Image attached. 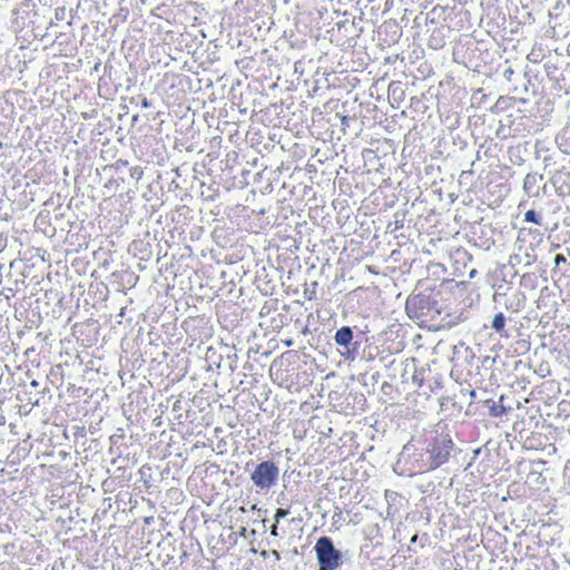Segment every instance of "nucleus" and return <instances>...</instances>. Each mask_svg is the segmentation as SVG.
<instances>
[{
	"mask_svg": "<svg viewBox=\"0 0 570 570\" xmlns=\"http://www.w3.org/2000/svg\"><path fill=\"white\" fill-rule=\"evenodd\" d=\"M314 549L320 564V570H334L342 562L341 552L335 549L332 539L328 537H321L316 541Z\"/></svg>",
	"mask_w": 570,
	"mask_h": 570,
	"instance_id": "obj_1",
	"label": "nucleus"
},
{
	"mask_svg": "<svg viewBox=\"0 0 570 570\" xmlns=\"http://www.w3.org/2000/svg\"><path fill=\"white\" fill-rule=\"evenodd\" d=\"M452 446L453 442L449 434L436 435L429 448V452L431 455L426 469L435 470L436 468L445 463L450 456Z\"/></svg>",
	"mask_w": 570,
	"mask_h": 570,
	"instance_id": "obj_2",
	"label": "nucleus"
},
{
	"mask_svg": "<svg viewBox=\"0 0 570 570\" xmlns=\"http://www.w3.org/2000/svg\"><path fill=\"white\" fill-rule=\"evenodd\" d=\"M278 466L272 461H263L258 463L250 474V480L256 488L268 490L275 485L278 479Z\"/></svg>",
	"mask_w": 570,
	"mask_h": 570,
	"instance_id": "obj_3",
	"label": "nucleus"
},
{
	"mask_svg": "<svg viewBox=\"0 0 570 570\" xmlns=\"http://www.w3.org/2000/svg\"><path fill=\"white\" fill-rule=\"evenodd\" d=\"M405 311L410 318L425 322L431 311V301L429 296L417 294L406 299Z\"/></svg>",
	"mask_w": 570,
	"mask_h": 570,
	"instance_id": "obj_4",
	"label": "nucleus"
},
{
	"mask_svg": "<svg viewBox=\"0 0 570 570\" xmlns=\"http://www.w3.org/2000/svg\"><path fill=\"white\" fill-rule=\"evenodd\" d=\"M354 334L350 326H342L334 335V341L337 345L344 347L346 353H350V346L352 345Z\"/></svg>",
	"mask_w": 570,
	"mask_h": 570,
	"instance_id": "obj_5",
	"label": "nucleus"
},
{
	"mask_svg": "<svg viewBox=\"0 0 570 570\" xmlns=\"http://www.w3.org/2000/svg\"><path fill=\"white\" fill-rule=\"evenodd\" d=\"M492 328L499 333L502 337H507V333L504 332L505 326V316L503 313H498L494 315L491 324Z\"/></svg>",
	"mask_w": 570,
	"mask_h": 570,
	"instance_id": "obj_6",
	"label": "nucleus"
},
{
	"mask_svg": "<svg viewBox=\"0 0 570 570\" xmlns=\"http://www.w3.org/2000/svg\"><path fill=\"white\" fill-rule=\"evenodd\" d=\"M524 220L525 222H530V223H534L537 225H541L542 224V217L540 215H538L533 209H529L528 212H525Z\"/></svg>",
	"mask_w": 570,
	"mask_h": 570,
	"instance_id": "obj_7",
	"label": "nucleus"
},
{
	"mask_svg": "<svg viewBox=\"0 0 570 570\" xmlns=\"http://www.w3.org/2000/svg\"><path fill=\"white\" fill-rule=\"evenodd\" d=\"M288 513H289V511L287 509H282V508L277 509L275 511V515H274L276 523L279 522L281 519H284L285 517H287Z\"/></svg>",
	"mask_w": 570,
	"mask_h": 570,
	"instance_id": "obj_8",
	"label": "nucleus"
},
{
	"mask_svg": "<svg viewBox=\"0 0 570 570\" xmlns=\"http://www.w3.org/2000/svg\"><path fill=\"white\" fill-rule=\"evenodd\" d=\"M567 259L566 257L562 255V254H558L556 257H554V263L556 265H560V264H563L566 263Z\"/></svg>",
	"mask_w": 570,
	"mask_h": 570,
	"instance_id": "obj_9",
	"label": "nucleus"
},
{
	"mask_svg": "<svg viewBox=\"0 0 570 570\" xmlns=\"http://www.w3.org/2000/svg\"><path fill=\"white\" fill-rule=\"evenodd\" d=\"M141 107L142 108H150L151 107V102L147 98H144L141 100Z\"/></svg>",
	"mask_w": 570,
	"mask_h": 570,
	"instance_id": "obj_10",
	"label": "nucleus"
},
{
	"mask_svg": "<svg viewBox=\"0 0 570 570\" xmlns=\"http://www.w3.org/2000/svg\"><path fill=\"white\" fill-rule=\"evenodd\" d=\"M271 534L274 535V537L278 535V533H277V524L276 523L271 527Z\"/></svg>",
	"mask_w": 570,
	"mask_h": 570,
	"instance_id": "obj_11",
	"label": "nucleus"
},
{
	"mask_svg": "<svg viewBox=\"0 0 570 570\" xmlns=\"http://www.w3.org/2000/svg\"><path fill=\"white\" fill-rule=\"evenodd\" d=\"M272 554H273V558H276L277 560H279V553H278V551L273 550V551H272Z\"/></svg>",
	"mask_w": 570,
	"mask_h": 570,
	"instance_id": "obj_12",
	"label": "nucleus"
},
{
	"mask_svg": "<svg viewBox=\"0 0 570 570\" xmlns=\"http://www.w3.org/2000/svg\"><path fill=\"white\" fill-rule=\"evenodd\" d=\"M31 385H32V386H38V382H37V381H32V382H31Z\"/></svg>",
	"mask_w": 570,
	"mask_h": 570,
	"instance_id": "obj_13",
	"label": "nucleus"
},
{
	"mask_svg": "<svg viewBox=\"0 0 570 570\" xmlns=\"http://www.w3.org/2000/svg\"><path fill=\"white\" fill-rule=\"evenodd\" d=\"M409 449V444L404 445L403 452H405Z\"/></svg>",
	"mask_w": 570,
	"mask_h": 570,
	"instance_id": "obj_14",
	"label": "nucleus"
}]
</instances>
